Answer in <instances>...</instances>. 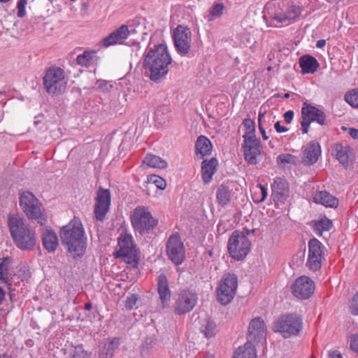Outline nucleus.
Here are the masks:
<instances>
[{"label":"nucleus","mask_w":358,"mask_h":358,"mask_svg":"<svg viewBox=\"0 0 358 358\" xmlns=\"http://www.w3.org/2000/svg\"><path fill=\"white\" fill-rule=\"evenodd\" d=\"M216 199L219 205L222 206H227L231 200V190L225 185H221L218 187L216 192Z\"/></svg>","instance_id":"nucleus-33"},{"label":"nucleus","mask_w":358,"mask_h":358,"mask_svg":"<svg viewBox=\"0 0 358 358\" xmlns=\"http://www.w3.org/2000/svg\"><path fill=\"white\" fill-rule=\"evenodd\" d=\"M118 247L119 249L116 250L114 254L115 258L121 257L127 264L136 267L138 259L131 236L128 234L121 236L118 238Z\"/></svg>","instance_id":"nucleus-11"},{"label":"nucleus","mask_w":358,"mask_h":358,"mask_svg":"<svg viewBox=\"0 0 358 358\" xmlns=\"http://www.w3.org/2000/svg\"><path fill=\"white\" fill-rule=\"evenodd\" d=\"M345 100L351 106L358 108V89L353 90L351 92L346 93L345 95Z\"/></svg>","instance_id":"nucleus-43"},{"label":"nucleus","mask_w":358,"mask_h":358,"mask_svg":"<svg viewBox=\"0 0 358 358\" xmlns=\"http://www.w3.org/2000/svg\"><path fill=\"white\" fill-rule=\"evenodd\" d=\"M138 296L136 294H132L131 296H128L126 299L125 308L127 310H132L136 306Z\"/></svg>","instance_id":"nucleus-47"},{"label":"nucleus","mask_w":358,"mask_h":358,"mask_svg":"<svg viewBox=\"0 0 358 358\" xmlns=\"http://www.w3.org/2000/svg\"><path fill=\"white\" fill-rule=\"evenodd\" d=\"M274 128L278 133H283L288 131V128L281 126L280 121H278L275 123Z\"/></svg>","instance_id":"nucleus-53"},{"label":"nucleus","mask_w":358,"mask_h":358,"mask_svg":"<svg viewBox=\"0 0 358 358\" xmlns=\"http://www.w3.org/2000/svg\"><path fill=\"white\" fill-rule=\"evenodd\" d=\"M149 167L164 169L168 166L167 162L161 157L154 155H147L143 161Z\"/></svg>","instance_id":"nucleus-35"},{"label":"nucleus","mask_w":358,"mask_h":358,"mask_svg":"<svg viewBox=\"0 0 358 358\" xmlns=\"http://www.w3.org/2000/svg\"><path fill=\"white\" fill-rule=\"evenodd\" d=\"M225 6L223 3L215 2L209 9V13L206 16L208 22H213L215 19L220 18L224 13Z\"/></svg>","instance_id":"nucleus-36"},{"label":"nucleus","mask_w":358,"mask_h":358,"mask_svg":"<svg viewBox=\"0 0 358 358\" xmlns=\"http://www.w3.org/2000/svg\"><path fill=\"white\" fill-rule=\"evenodd\" d=\"M259 129L260 131V133L262 134L263 139L267 140L268 138V137L266 136V131L263 128L261 123H259Z\"/></svg>","instance_id":"nucleus-57"},{"label":"nucleus","mask_w":358,"mask_h":358,"mask_svg":"<svg viewBox=\"0 0 358 358\" xmlns=\"http://www.w3.org/2000/svg\"><path fill=\"white\" fill-rule=\"evenodd\" d=\"M336 157L344 166L349 164L350 155L352 154V149L349 146H343L341 144H336L334 148Z\"/></svg>","instance_id":"nucleus-30"},{"label":"nucleus","mask_w":358,"mask_h":358,"mask_svg":"<svg viewBox=\"0 0 358 358\" xmlns=\"http://www.w3.org/2000/svg\"><path fill=\"white\" fill-rule=\"evenodd\" d=\"M67 85L64 71L59 67H50L43 77V86L46 92L50 94L63 93Z\"/></svg>","instance_id":"nucleus-8"},{"label":"nucleus","mask_w":358,"mask_h":358,"mask_svg":"<svg viewBox=\"0 0 358 358\" xmlns=\"http://www.w3.org/2000/svg\"><path fill=\"white\" fill-rule=\"evenodd\" d=\"M350 308L352 314L358 315V292L353 296Z\"/></svg>","instance_id":"nucleus-48"},{"label":"nucleus","mask_w":358,"mask_h":358,"mask_svg":"<svg viewBox=\"0 0 358 358\" xmlns=\"http://www.w3.org/2000/svg\"><path fill=\"white\" fill-rule=\"evenodd\" d=\"M266 325L260 317L253 318L248 326V341L254 345L264 344L266 338Z\"/></svg>","instance_id":"nucleus-15"},{"label":"nucleus","mask_w":358,"mask_h":358,"mask_svg":"<svg viewBox=\"0 0 358 358\" xmlns=\"http://www.w3.org/2000/svg\"><path fill=\"white\" fill-rule=\"evenodd\" d=\"M313 198L315 203L322 204L325 207L336 208L338 206V199L326 190L315 192Z\"/></svg>","instance_id":"nucleus-25"},{"label":"nucleus","mask_w":358,"mask_h":358,"mask_svg":"<svg viewBox=\"0 0 358 358\" xmlns=\"http://www.w3.org/2000/svg\"><path fill=\"white\" fill-rule=\"evenodd\" d=\"M310 123L311 122L307 119L302 120L301 124L303 134H307L308 132Z\"/></svg>","instance_id":"nucleus-51"},{"label":"nucleus","mask_w":358,"mask_h":358,"mask_svg":"<svg viewBox=\"0 0 358 358\" xmlns=\"http://www.w3.org/2000/svg\"><path fill=\"white\" fill-rule=\"evenodd\" d=\"M299 66L301 68V73L303 74L314 73L319 68V63L317 59L309 55H306L300 57L299 62Z\"/></svg>","instance_id":"nucleus-27"},{"label":"nucleus","mask_w":358,"mask_h":358,"mask_svg":"<svg viewBox=\"0 0 358 358\" xmlns=\"http://www.w3.org/2000/svg\"><path fill=\"white\" fill-rule=\"evenodd\" d=\"M250 248L251 242L243 231H234L228 240L229 254L237 261L244 259L249 253Z\"/></svg>","instance_id":"nucleus-6"},{"label":"nucleus","mask_w":358,"mask_h":358,"mask_svg":"<svg viewBox=\"0 0 358 358\" xmlns=\"http://www.w3.org/2000/svg\"><path fill=\"white\" fill-rule=\"evenodd\" d=\"M27 4V0H19L17 1V15L18 17H23L26 15L25 7Z\"/></svg>","instance_id":"nucleus-46"},{"label":"nucleus","mask_w":358,"mask_h":358,"mask_svg":"<svg viewBox=\"0 0 358 358\" xmlns=\"http://www.w3.org/2000/svg\"><path fill=\"white\" fill-rule=\"evenodd\" d=\"M8 227L15 245L22 250H31L36 243L35 231L27 220L18 214L8 215Z\"/></svg>","instance_id":"nucleus-2"},{"label":"nucleus","mask_w":358,"mask_h":358,"mask_svg":"<svg viewBox=\"0 0 358 358\" xmlns=\"http://www.w3.org/2000/svg\"><path fill=\"white\" fill-rule=\"evenodd\" d=\"M326 45V41L324 39H321L317 41L316 47L318 48H322Z\"/></svg>","instance_id":"nucleus-58"},{"label":"nucleus","mask_w":358,"mask_h":358,"mask_svg":"<svg viewBox=\"0 0 358 358\" xmlns=\"http://www.w3.org/2000/svg\"><path fill=\"white\" fill-rule=\"evenodd\" d=\"M289 96H290L289 93H285V94L282 96V98H284V99H288V98H289Z\"/></svg>","instance_id":"nucleus-63"},{"label":"nucleus","mask_w":358,"mask_h":358,"mask_svg":"<svg viewBox=\"0 0 358 358\" xmlns=\"http://www.w3.org/2000/svg\"><path fill=\"white\" fill-rule=\"evenodd\" d=\"M92 308V305L91 303H87L85 304V309L86 310H90Z\"/></svg>","instance_id":"nucleus-60"},{"label":"nucleus","mask_w":358,"mask_h":358,"mask_svg":"<svg viewBox=\"0 0 358 358\" xmlns=\"http://www.w3.org/2000/svg\"><path fill=\"white\" fill-rule=\"evenodd\" d=\"M0 358H13L11 355L8 354L0 355Z\"/></svg>","instance_id":"nucleus-62"},{"label":"nucleus","mask_w":358,"mask_h":358,"mask_svg":"<svg viewBox=\"0 0 358 358\" xmlns=\"http://www.w3.org/2000/svg\"><path fill=\"white\" fill-rule=\"evenodd\" d=\"M166 254L176 265L181 264L185 259V249L178 232L173 233L166 243Z\"/></svg>","instance_id":"nucleus-12"},{"label":"nucleus","mask_w":358,"mask_h":358,"mask_svg":"<svg viewBox=\"0 0 358 358\" xmlns=\"http://www.w3.org/2000/svg\"><path fill=\"white\" fill-rule=\"evenodd\" d=\"M244 231H245V233H244L246 235H248L251 231L250 229H244Z\"/></svg>","instance_id":"nucleus-64"},{"label":"nucleus","mask_w":358,"mask_h":358,"mask_svg":"<svg viewBox=\"0 0 358 358\" xmlns=\"http://www.w3.org/2000/svg\"><path fill=\"white\" fill-rule=\"evenodd\" d=\"M243 127H245V132L243 135V138H257L255 135V123L250 118H245L243 122Z\"/></svg>","instance_id":"nucleus-39"},{"label":"nucleus","mask_w":358,"mask_h":358,"mask_svg":"<svg viewBox=\"0 0 358 358\" xmlns=\"http://www.w3.org/2000/svg\"><path fill=\"white\" fill-rule=\"evenodd\" d=\"M329 358H343L342 355L338 351H331L329 354Z\"/></svg>","instance_id":"nucleus-56"},{"label":"nucleus","mask_w":358,"mask_h":358,"mask_svg":"<svg viewBox=\"0 0 358 358\" xmlns=\"http://www.w3.org/2000/svg\"><path fill=\"white\" fill-rule=\"evenodd\" d=\"M132 53L131 55H133V53H134V55L138 57L139 55L138 52L141 51V45L139 43H134L133 44V47L131 48Z\"/></svg>","instance_id":"nucleus-54"},{"label":"nucleus","mask_w":358,"mask_h":358,"mask_svg":"<svg viewBox=\"0 0 358 358\" xmlns=\"http://www.w3.org/2000/svg\"><path fill=\"white\" fill-rule=\"evenodd\" d=\"M196 154L201 157L210 155L213 149L211 141L205 136H199L195 144Z\"/></svg>","instance_id":"nucleus-29"},{"label":"nucleus","mask_w":358,"mask_h":358,"mask_svg":"<svg viewBox=\"0 0 358 358\" xmlns=\"http://www.w3.org/2000/svg\"><path fill=\"white\" fill-rule=\"evenodd\" d=\"M332 227V222L327 217L313 222V231L318 236H321L324 231H329Z\"/></svg>","instance_id":"nucleus-34"},{"label":"nucleus","mask_w":358,"mask_h":358,"mask_svg":"<svg viewBox=\"0 0 358 358\" xmlns=\"http://www.w3.org/2000/svg\"><path fill=\"white\" fill-rule=\"evenodd\" d=\"M157 292L162 306L164 308L171 299V290L169 286V281L164 273H161L158 276Z\"/></svg>","instance_id":"nucleus-24"},{"label":"nucleus","mask_w":358,"mask_h":358,"mask_svg":"<svg viewBox=\"0 0 358 358\" xmlns=\"http://www.w3.org/2000/svg\"><path fill=\"white\" fill-rule=\"evenodd\" d=\"M62 244L71 252L74 258L82 257L87 247V238L81 222L77 220H71L60 230Z\"/></svg>","instance_id":"nucleus-3"},{"label":"nucleus","mask_w":358,"mask_h":358,"mask_svg":"<svg viewBox=\"0 0 358 358\" xmlns=\"http://www.w3.org/2000/svg\"><path fill=\"white\" fill-rule=\"evenodd\" d=\"M321 154L320 145L318 143L311 141L306 145L304 150L303 163L306 165L315 164Z\"/></svg>","instance_id":"nucleus-23"},{"label":"nucleus","mask_w":358,"mask_h":358,"mask_svg":"<svg viewBox=\"0 0 358 358\" xmlns=\"http://www.w3.org/2000/svg\"><path fill=\"white\" fill-rule=\"evenodd\" d=\"M348 134L353 139L358 140V129L349 128Z\"/></svg>","instance_id":"nucleus-55"},{"label":"nucleus","mask_w":358,"mask_h":358,"mask_svg":"<svg viewBox=\"0 0 358 358\" xmlns=\"http://www.w3.org/2000/svg\"><path fill=\"white\" fill-rule=\"evenodd\" d=\"M5 258L0 259V280L6 284L10 289L12 282L8 276V268L5 264Z\"/></svg>","instance_id":"nucleus-41"},{"label":"nucleus","mask_w":358,"mask_h":358,"mask_svg":"<svg viewBox=\"0 0 358 358\" xmlns=\"http://www.w3.org/2000/svg\"><path fill=\"white\" fill-rule=\"evenodd\" d=\"M284 120L285 122L287 124H290L293 120L294 117V111L293 110H288L284 114Z\"/></svg>","instance_id":"nucleus-52"},{"label":"nucleus","mask_w":358,"mask_h":358,"mask_svg":"<svg viewBox=\"0 0 358 358\" xmlns=\"http://www.w3.org/2000/svg\"><path fill=\"white\" fill-rule=\"evenodd\" d=\"M321 260L322 257L308 255L306 266L309 269L316 271L321 268Z\"/></svg>","instance_id":"nucleus-42"},{"label":"nucleus","mask_w":358,"mask_h":358,"mask_svg":"<svg viewBox=\"0 0 358 358\" xmlns=\"http://www.w3.org/2000/svg\"><path fill=\"white\" fill-rule=\"evenodd\" d=\"M303 8L292 0H273L264 6V11L278 23L287 24L295 22L301 15Z\"/></svg>","instance_id":"nucleus-4"},{"label":"nucleus","mask_w":358,"mask_h":358,"mask_svg":"<svg viewBox=\"0 0 358 358\" xmlns=\"http://www.w3.org/2000/svg\"><path fill=\"white\" fill-rule=\"evenodd\" d=\"M257 187H259V189H260L261 197L257 200H254V201L256 203H261V202H263L266 199L267 189L266 187H264V185H262L261 184H258Z\"/></svg>","instance_id":"nucleus-50"},{"label":"nucleus","mask_w":358,"mask_h":358,"mask_svg":"<svg viewBox=\"0 0 358 358\" xmlns=\"http://www.w3.org/2000/svg\"><path fill=\"white\" fill-rule=\"evenodd\" d=\"M131 221L135 231L141 234L148 233L157 224L158 220L155 219L148 208L145 206H137L131 215Z\"/></svg>","instance_id":"nucleus-9"},{"label":"nucleus","mask_w":358,"mask_h":358,"mask_svg":"<svg viewBox=\"0 0 358 358\" xmlns=\"http://www.w3.org/2000/svg\"><path fill=\"white\" fill-rule=\"evenodd\" d=\"M96 55V52L95 50H85L77 56L76 62L83 67H89L95 60Z\"/></svg>","instance_id":"nucleus-32"},{"label":"nucleus","mask_w":358,"mask_h":358,"mask_svg":"<svg viewBox=\"0 0 358 358\" xmlns=\"http://www.w3.org/2000/svg\"><path fill=\"white\" fill-rule=\"evenodd\" d=\"M289 193V184L285 179L277 178L272 184V196L275 201L283 202Z\"/></svg>","instance_id":"nucleus-21"},{"label":"nucleus","mask_w":358,"mask_h":358,"mask_svg":"<svg viewBox=\"0 0 358 358\" xmlns=\"http://www.w3.org/2000/svg\"><path fill=\"white\" fill-rule=\"evenodd\" d=\"M238 286V278L234 273L223 275L217 289V299L222 305L229 304L234 299Z\"/></svg>","instance_id":"nucleus-10"},{"label":"nucleus","mask_w":358,"mask_h":358,"mask_svg":"<svg viewBox=\"0 0 358 358\" xmlns=\"http://www.w3.org/2000/svg\"><path fill=\"white\" fill-rule=\"evenodd\" d=\"M102 84H104V85L106 87V89L108 90V85L109 86V87H112V85L110 84H108V83L105 82V81H101L99 85V87H102Z\"/></svg>","instance_id":"nucleus-61"},{"label":"nucleus","mask_w":358,"mask_h":358,"mask_svg":"<svg viewBox=\"0 0 358 358\" xmlns=\"http://www.w3.org/2000/svg\"><path fill=\"white\" fill-rule=\"evenodd\" d=\"M217 160L212 158L210 160H203L201 164V173L203 182L208 183L217 170Z\"/></svg>","instance_id":"nucleus-28"},{"label":"nucleus","mask_w":358,"mask_h":358,"mask_svg":"<svg viewBox=\"0 0 358 358\" xmlns=\"http://www.w3.org/2000/svg\"><path fill=\"white\" fill-rule=\"evenodd\" d=\"M201 331L205 335V337L211 338L216 334V324L210 318H206L203 320L201 324Z\"/></svg>","instance_id":"nucleus-38"},{"label":"nucleus","mask_w":358,"mask_h":358,"mask_svg":"<svg viewBox=\"0 0 358 358\" xmlns=\"http://www.w3.org/2000/svg\"><path fill=\"white\" fill-rule=\"evenodd\" d=\"M277 162L282 164H292L296 163V157L291 154H281L277 158Z\"/></svg>","instance_id":"nucleus-45"},{"label":"nucleus","mask_w":358,"mask_h":358,"mask_svg":"<svg viewBox=\"0 0 358 358\" xmlns=\"http://www.w3.org/2000/svg\"><path fill=\"white\" fill-rule=\"evenodd\" d=\"M198 297L196 293L189 289L182 290L177 296L174 304V312L181 315L189 313L196 306Z\"/></svg>","instance_id":"nucleus-13"},{"label":"nucleus","mask_w":358,"mask_h":358,"mask_svg":"<svg viewBox=\"0 0 358 358\" xmlns=\"http://www.w3.org/2000/svg\"><path fill=\"white\" fill-rule=\"evenodd\" d=\"M244 159L251 165H255L259 162V157L262 152V147L257 138H245L242 145Z\"/></svg>","instance_id":"nucleus-17"},{"label":"nucleus","mask_w":358,"mask_h":358,"mask_svg":"<svg viewBox=\"0 0 358 358\" xmlns=\"http://www.w3.org/2000/svg\"><path fill=\"white\" fill-rule=\"evenodd\" d=\"M131 22L129 21L127 24H122L120 27L115 29L101 41L104 47H109L116 44H122L129 35V27H131Z\"/></svg>","instance_id":"nucleus-19"},{"label":"nucleus","mask_w":358,"mask_h":358,"mask_svg":"<svg viewBox=\"0 0 358 358\" xmlns=\"http://www.w3.org/2000/svg\"><path fill=\"white\" fill-rule=\"evenodd\" d=\"M301 115L302 119H307L310 122H317L320 125L327 124V116L324 113L307 102L303 103Z\"/></svg>","instance_id":"nucleus-20"},{"label":"nucleus","mask_w":358,"mask_h":358,"mask_svg":"<svg viewBox=\"0 0 358 358\" xmlns=\"http://www.w3.org/2000/svg\"><path fill=\"white\" fill-rule=\"evenodd\" d=\"M20 205L29 220H37L41 224H43L45 219L42 204L33 193L29 191L20 192Z\"/></svg>","instance_id":"nucleus-7"},{"label":"nucleus","mask_w":358,"mask_h":358,"mask_svg":"<svg viewBox=\"0 0 358 358\" xmlns=\"http://www.w3.org/2000/svg\"><path fill=\"white\" fill-rule=\"evenodd\" d=\"M255 345L246 343L235 352L234 358H257Z\"/></svg>","instance_id":"nucleus-31"},{"label":"nucleus","mask_w":358,"mask_h":358,"mask_svg":"<svg viewBox=\"0 0 358 358\" xmlns=\"http://www.w3.org/2000/svg\"><path fill=\"white\" fill-rule=\"evenodd\" d=\"M67 358H91V355L85 350L83 345H72L68 349Z\"/></svg>","instance_id":"nucleus-37"},{"label":"nucleus","mask_w":358,"mask_h":358,"mask_svg":"<svg viewBox=\"0 0 358 358\" xmlns=\"http://www.w3.org/2000/svg\"><path fill=\"white\" fill-rule=\"evenodd\" d=\"M152 352V346L146 343L143 345L141 349V356L143 358H149Z\"/></svg>","instance_id":"nucleus-49"},{"label":"nucleus","mask_w":358,"mask_h":358,"mask_svg":"<svg viewBox=\"0 0 358 358\" xmlns=\"http://www.w3.org/2000/svg\"><path fill=\"white\" fill-rule=\"evenodd\" d=\"M273 329L285 338L297 336L303 329V320L296 313L285 314L274 322Z\"/></svg>","instance_id":"nucleus-5"},{"label":"nucleus","mask_w":358,"mask_h":358,"mask_svg":"<svg viewBox=\"0 0 358 358\" xmlns=\"http://www.w3.org/2000/svg\"><path fill=\"white\" fill-rule=\"evenodd\" d=\"M4 297L5 292L1 287H0V305L2 304Z\"/></svg>","instance_id":"nucleus-59"},{"label":"nucleus","mask_w":358,"mask_h":358,"mask_svg":"<svg viewBox=\"0 0 358 358\" xmlns=\"http://www.w3.org/2000/svg\"><path fill=\"white\" fill-rule=\"evenodd\" d=\"M172 59L165 44H158L144 55L143 69L148 71L150 80L162 83L168 74Z\"/></svg>","instance_id":"nucleus-1"},{"label":"nucleus","mask_w":358,"mask_h":358,"mask_svg":"<svg viewBox=\"0 0 358 358\" xmlns=\"http://www.w3.org/2000/svg\"><path fill=\"white\" fill-rule=\"evenodd\" d=\"M111 201V194L108 189L99 187L94 203V216L96 220L103 221L108 213Z\"/></svg>","instance_id":"nucleus-14"},{"label":"nucleus","mask_w":358,"mask_h":358,"mask_svg":"<svg viewBox=\"0 0 358 358\" xmlns=\"http://www.w3.org/2000/svg\"><path fill=\"white\" fill-rule=\"evenodd\" d=\"M41 238L43 245L49 252H54L57 250L59 241L57 236L53 230H43Z\"/></svg>","instance_id":"nucleus-26"},{"label":"nucleus","mask_w":358,"mask_h":358,"mask_svg":"<svg viewBox=\"0 0 358 358\" xmlns=\"http://www.w3.org/2000/svg\"><path fill=\"white\" fill-rule=\"evenodd\" d=\"M322 243L316 238L310 239L308 243V255L322 257Z\"/></svg>","instance_id":"nucleus-40"},{"label":"nucleus","mask_w":358,"mask_h":358,"mask_svg":"<svg viewBox=\"0 0 358 358\" xmlns=\"http://www.w3.org/2000/svg\"><path fill=\"white\" fill-rule=\"evenodd\" d=\"M191 31L185 26L178 25L173 31V38L175 47L181 55H186L191 47Z\"/></svg>","instance_id":"nucleus-16"},{"label":"nucleus","mask_w":358,"mask_h":358,"mask_svg":"<svg viewBox=\"0 0 358 358\" xmlns=\"http://www.w3.org/2000/svg\"><path fill=\"white\" fill-rule=\"evenodd\" d=\"M149 182L155 184L158 189L162 190H164L166 187L165 180L156 175L151 176L149 178Z\"/></svg>","instance_id":"nucleus-44"},{"label":"nucleus","mask_w":358,"mask_h":358,"mask_svg":"<svg viewBox=\"0 0 358 358\" xmlns=\"http://www.w3.org/2000/svg\"><path fill=\"white\" fill-rule=\"evenodd\" d=\"M120 343L118 338H108L103 341L99 345V357L112 358Z\"/></svg>","instance_id":"nucleus-22"},{"label":"nucleus","mask_w":358,"mask_h":358,"mask_svg":"<svg viewBox=\"0 0 358 358\" xmlns=\"http://www.w3.org/2000/svg\"><path fill=\"white\" fill-rule=\"evenodd\" d=\"M314 282L307 276L298 278L292 286V292L294 296L300 299H307L313 294Z\"/></svg>","instance_id":"nucleus-18"}]
</instances>
